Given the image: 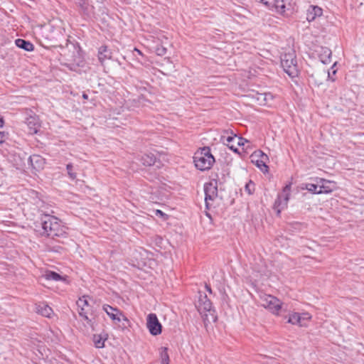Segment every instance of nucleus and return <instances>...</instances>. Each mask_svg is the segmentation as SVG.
Listing matches in <instances>:
<instances>
[{
    "label": "nucleus",
    "mask_w": 364,
    "mask_h": 364,
    "mask_svg": "<svg viewBox=\"0 0 364 364\" xmlns=\"http://www.w3.org/2000/svg\"><path fill=\"white\" fill-rule=\"evenodd\" d=\"M43 235L49 237H62L65 234L64 227L61 226L58 218L48 215L41 218Z\"/></svg>",
    "instance_id": "1"
},
{
    "label": "nucleus",
    "mask_w": 364,
    "mask_h": 364,
    "mask_svg": "<svg viewBox=\"0 0 364 364\" xmlns=\"http://www.w3.org/2000/svg\"><path fill=\"white\" fill-rule=\"evenodd\" d=\"M197 307L200 314L204 317L205 322H215L216 316L212 308V303L205 294H200Z\"/></svg>",
    "instance_id": "2"
},
{
    "label": "nucleus",
    "mask_w": 364,
    "mask_h": 364,
    "mask_svg": "<svg viewBox=\"0 0 364 364\" xmlns=\"http://www.w3.org/2000/svg\"><path fill=\"white\" fill-rule=\"evenodd\" d=\"M281 65L284 72L294 78L299 75V68L294 52L284 53L281 57Z\"/></svg>",
    "instance_id": "3"
},
{
    "label": "nucleus",
    "mask_w": 364,
    "mask_h": 364,
    "mask_svg": "<svg viewBox=\"0 0 364 364\" xmlns=\"http://www.w3.org/2000/svg\"><path fill=\"white\" fill-rule=\"evenodd\" d=\"M194 162L197 168L205 171L210 168L215 162V159L210 154V149L204 147L200 153L196 154Z\"/></svg>",
    "instance_id": "4"
},
{
    "label": "nucleus",
    "mask_w": 364,
    "mask_h": 364,
    "mask_svg": "<svg viewBox=\"0 0 364 364\" xmlns=\"http://www.w3.org/2000/svg\"><path fill=\"white\" fill-rule=\"evenodd\" d=\"M102 309L108 315V316L112 320L113 323L116 325H118L119 328L124 329L129 326V319L119 309L114 308L108 304L103 305Z\"/></svg>",
    "instance_id": "5"
},
{
    "label": "nucleus",
    "mask_w": 364,
    "mask_h": 364,
    "mask_svg": "<svg viewBox=\"0 0 364 364\" xmlns=\"http://www.w3.org/2000/svg\"><path fill=\"white\" fill-rule=\"evenodd\" d=\"M259 304L274 314H278L282 306V301L277 297L265 294L259 296Z\"/></svg>",
    "instance_id": "6"
},
{
    "label": "nucleus",
    "mask_w": 364,
    "mask_h": 364,
    "mask_svg": "<svg viewBox=\"0 0 364 364\" xmlns=\"http://www.w3.org/2000/svg\"><path fill=\"white\" fill-rule=\"evenodd\" d=\"M205 202L208 209L213 205V201L218 196L217 182L211 181L204 186Z\"/></svg>",
    "instance_id": "7"
},
{
    "label": "nucleus",
    "mask_w": 364,
    "mask_h": 364,
    "mask_svg": "<svg viewBox=\"0 0 364 364\" xmlns=\"http://www.w3.org/2000/svg\"><path fill=\"white\" fill-rule=\"evenodd\" d=\"M290 191L291 184H287L283 188L282 193L278 195L274 205V208L277 210V214H279L281 210L287 207L289 199Z\"/></svg>",
    "instance_id": "8"
},
{
    "label": "nucleus",
    "mask_w": 364,
    "mask_h": 364,
    "mask_svg": "<svg viewBox=\"0 0 364 364\" xmlns=\"http://www.w3.org/2000/svg\"><path fill=\"white\" fill-rule=\"evenodd\" d=\"M146 327L153 336H157L161 333L162 326L155 314H149L147 316Z\"/></svg>",
    "instance_id": "9"
},
{
    "label": "nucleus",
    "mask_w": 364,
    "mask_h": 364,
    "mask_svg": "<svg viewBox=\"0 0 364 364\" xmlns=\"http://www.w3.org/2000/svg\"><path fill=\"white\" fill-rule=\"evenodd\" d=\"M252 161H255L256 166L260 168L263 172H267L268 166L266 163L269 160L268 156L263 153L262 151L258 150L255 151L252 156Z\"/></svg>",
    "instance_id": "10"
},
{
    "label": "nucleus",
    "mask_w": 364,
    "mask_h": 364,
    "mask_svg": "<svg viewBox=\"0 0 364 364\" xmlns=\"http://www.w3.org/2000/svg\"><path fill=\"white\" fill-rule=\"evenodd\" d=\"M291 0H269L267 7L270 9H274V10L280 14H283L287 10H289Z\"/></svg>",
    "instance_id": "11"
},
{
    "label": "nucleus",
    "mask_w": 364,
    "mask_h": 364,
    "mask_svg": "<svg viewBox=\"0 0 364 364\" xmlns=\"http://www.w3.org/2000/svg\"><path fill=\"white\" fill-rule=\"evenodd\" d=\"M76 304L78 307L79 315L87 321V323L89 326H92V321L88 318L87 315V310L85 309L88 306V300L87 296H83L82 297L79 298Z\"/></svg>",
    "instance_id": "12"
},
{
    "label": "nucleus",
    "mask_w": 364,
    "mask_h": 364,
    "mask_svg": "<svg viewBox=\"0 0 364 364\" xmlns=\"http://www.w3.org/2000/svg\"><path fill=\"white\" fill-rule=\"evenodd\" d=\"M316 183L319 186L318 193H330L336 189V183L334 181L326 180L321 178H316Z\"/></svg>",
    "instance_id": "13"
},
{
    "label": "nucleus",
    "mask_w": 364,
    "mask_h": 364,
    "mask_svg": "<svg viewBox=\"0 0 364 364\" xmlns=\"http://www.w3.org/2000/svg\"><path fill=\"white\" fill-rule=\"evenodd\" d=\"M26 124L28 127V133L30 134H36L41 127L39 119L36 116H30L27 117Z\"/></svg>",
    "instance_id": "14"
},
{
    "label": "nucleus",
    "mask_w": 364,
    "mask_h": 364,
    "mask_svg": "<svg viewBox=\"0 0 364 364\" xmlns=\"http://www.w3.org/2000/svg\"><path fill=\"white\" fill-rule=\"evenodd\" d=\"M29 162L36 171L43 169L45 166V159L40 155L34 154L31 156L29 157Z\"/></svg>",
    "instance_id": "15"
},
{
    "label": "nucleus",
    "mask_w": 364,
    "mask_h": 364,
    "mask_svg": "<svg viewBox=\"0 0 364 364\" xmlns=\"http://www.w3.org/2000/svg\"><path fill=\"white\" fill-rule=\"evenodd\" d=\"M322 15V9L317 6H310L306 11V20L311 22Z\"/></svg>",
    "instance_id": "16"
},
{
    "label": "nucleus",
    "mask_w": 364,
    "mask_h": 364,
    "mask_svg": "<svg viewBox=\"0 0 364 364\" xmlns=\"http://www.w3.org/2000/svg\"><path fill=\"white\" fill-rule=\"evenodd\" d=\"M223 141L224 144H230V142H235L237 147L245 146V143L248 142L247 139L235 134L232 136H223Z\"/></svg>",
    "instance_id": "17"
},
{
    "label": "nucleus",
    "mask_w": 364,
    "mask_h": 364,
    "mask_svg": "<svg viewBox=\"0 0 364 364\" xmlns=\"http://www.w3.org/2000/svg\"><path fill=\"white\" fill-rule=\"evenodd\" d=\"M112 58V52L107 46H102L98 49V59L103 64L106 60Z\"/></svg>",
    "instance_id": "18"
},
{
    "label": "nucleus",
    "mask_w": 364,
    "mask_h": 364,
    "mask_svg": "<svg viewBox=\"0 0 364 364\" xmlns=\"http://www.w3.org/2000/svg\"><path fill=\"white\" fill-rule=\"evenodd\" d=\"M76 4L84 14L90 16L93 13V6L89 4L87 0H77Z\"/></svg>",
    "instance_id": "19"
},
{
    "label": "nucleus",
    "mask_w": 364,
    "mask_h": 364,
    "mask_svg": "<svg viewBox=\"0 0 364 364\" xmlns=\"http://www.w3.org/2000/svg\"><path fill=\"white\" fill-rule=\"evenodd\" d=\"M36 311L38 314L46 317H50L53 314V309L44 303L38 304L36 307Z\"/></svg>",
    "instance_id": "20"
},
{
    "label": "nucleus",
    "mask_w": 364,
    "mask_h": 364,
    "mask_svg": "<svg viewBox=\"0 0 364 364\" xmlns=\"http://www.w3.org/2000/svg\"><path fill=\"white\" fill-rule=\"evenodd\" d=\"M139 160L144 166H152L156 162V157L153 154H144L140 156Z\"/></svg>",
    "instance_id": "21"
},
{
    "label": "nucleus",
    "mask_w": 364,
    "mask_h": 364,
    "mask_svg": "<svg viewBox=\"0 0 364 364\" xmlns=\"http://www.w3.org/2000/svg\"><path fill=\"white\" fill-rule=\"evenodd\" d=\"M15 44L17 47L26 51H32L34 49L33 45L30 41L21 38L16 39L15 41Z\"/></svg>",
    "instance_id": "22"
},
{
    "label": "nucleus",
    "mask_w": 364,
    "mask_h": 364,
    "mask_svg": "<svg viewBox=\"0 0 364 364\" xmlns=\"http://www.w3.org/2000/svg\"><path fill=\"white\" fill-rule=\"evenodd\" d=\"M319 55L323 63L328 64L331 63V50L328 48H322Z\"/></svg>",
    "instance_id": "23"
},
{
    "label": "nucleus",
    "mask_w": 364,
    "mask_h": 364,
    "mask_svg": "<svg viewBox=\"0 0 364 364\" xmlns=\"http://www.w3.org/2000/svg\"><path fill=\"white\" fill-rule=\"evenodd\" d=\"M301 188L306 189L308 191H309L310 193H314V194H319L318 193L319 186H318V183H316V184H314V183H304V184H302Z\"/></svg>",
    "instance_id": "24"
},
{
    "label": "nucleus",
    "mask_w": 364,
    "mask_h": 364,
    "mask_svg": "<svg viewBox=\"0 0 364 364\" xmlns=\"http://www.w3.org/2000/svg\"><path fill=\"white\" fill-rule=\"evenodd\" d=\"M107 337H104L102 335H94L93 336V342L95 346L97 348H101L105 346V341L107 340Z\"/></svg>",
    "instance_id": "25"
},
{
    "label": "nucleus",
    "mask_w": 364,
    "mask_h": 364,
    "mask_svg": "<svg viewBox=\"0 0 364 364\" xmlns=\"http://www.w3.org/2000/svg\"><path fill=\"white\" fill-rule=\"evenodd\" d=\"M43 277L46 279L53 281H59L63 279L62 277L59 274L53 271H46L43 274Z\"/></svg>",
    "instance_id": "26"
},
{
    "label": "nucleus",
    "mask_w": 364,
    "mask_h": 364,
    "mask_svg": "<svg viewBox=\"0 0 364 364\" xmlns=\"http://www.w3.org/2000/svg\"><path fill=\"white\" fill-rule=\"evenodd\" d=\"M288 323H291L293 325H299L300 326L301 318L300 314L294 313L291 314L288 319Z\"/></svg>",
    "instance_id": "27"
},
{
    "label": "nucleus",
    "mask_w": 364,
    "mask_h": 364,
    "mask_svg": "<svg viewBox=\"0 0 364 364\" xmlns=\"http://www.w3.org/2000/svg\"><path fill=\"white\" fill-rule=\"evenodd\" d=\"M66 169L69 178L72 180H75L77 178V173L75 171V167L72 164H67Z\"/></svg>",
    "instance_id": "28"
},
{
    "label": "nucleus",
    "mask_w": 364,
    "mask_h": 364,
    "mask_svg": "<svg viewBox=\"0 0 364 364\" xmlns=\"http://www.w3.org/2000/svg\"><path fill=\"white\" fill-rule=\"evenodd\" d=\"M301 323L300 326H306L307 325V322L311 319V316L309 313H303L300 314Z\"/></svg>",
    "instance_id": "29"
},
{
    "label": "nucleus",
    "mask_w": 364,
    "mask_h": 364,
    "mask_svg": "<svg viewBox=\"0 0 364 364\" xmlns=\"http://www.w3.org/2000/svg\"><path fill=\"white\" fill-rule=\"evenodd\" d=\"M245 191L248 193V195H251L255 191V183L250 181L245 187Z\"/></svg>",
    "instance_id": "30"
},
{
    "label": "nucleus",
    "mask_w": 364,
    "mask_h": 364,
    "mask_svg": "<svg viewBox=\"0 0 364 364\" xmlns=\"http://www.w3.org/2000/svg\"><path fill=\"white\" fill-rule=\"evenodd\" d=\"M156 53L158 55H164L166 53V48L162 46H159L156 49Z\"/></svg>",
    "instance_id": "31"
},
{
    "label": "nucleus",
    "mask_w": 364,
    "mask_h": 364,
    "mask_svg": "<svg viewBox=\"0 0 364 364\" xmlns=\"http://www.w3.org/2000/svg\"><path fill=\"white\" fill-rule=\"evenodd\" d=\"M169 357L166 352L161 354V364H169Z\"/></svg>",
    "instance_id": "32"
},
{
    "label": "nucleus",
    "mask_w": 364,
    "mask_h": 364,
    "mask_svg": "<svg viewBox=\"0 0 364 364\" xmlns=\"http://www.w3.org/2000/svg\"><path fill=\"white\" fill-rule=\"evenodd\" d=\"M231 150L235 153H238V149L235 142H230V144H226Z\"/></svg>",
    "instance_id": "33"
},
{
    "label": "nucleus",
    "mask_w": 364,
    "mask_h": 364,
    "mask_svg": "<svg viewBox=\"0 0 364 364\" xmlns=\"http://www.w3.org/2000/svg\"><path fill=\"white\" fill-rule=\"evenodd\" d=\"M6 138V134L4 132H0V144L4 142Z\"/></svg>",
    "instance_id": "34"
},
{
    "label": "nucleus",
    "mask_w": 364,
    "mask_h": 364,
    "mask_svg": "<svg viewBox=\"0 0 364 364\" xmlns=\"http://www.w3.org/2000/svg\"><path fill=\"white\" fill-rule=\"evenodd\" d=\"M258 2H260V3H262L264 4V5L267 6L269 0H256Z\"/></svg>",
    "instance_id": "35"
},
{
    "label": "nucleus",
    "mask_w": 364,
    "mask_h": 364,
    "mask_svg": "<svg viewBox=\"0 0 364 364\" xmlns=\"http://www.w3.org/2000/svg\"><path fill=\"white\" fill-rule=\"evenodd\" d=\"M4 125V120L2 118H0V127H3Z\"/></svg>",
    "instance_id": "36"
},
{
    "label": "nucleus",
    "mask_w": 364,
    "mask_h": 364,
    "mask_svg": "<svg viewBox=\"0 0 364 364\" xmlns=\"http://www.w3.org/2000/svg\"><path fill=\"white\" fill-rule=\"evenodd\" d=\"M156 214H157V215H164L163 212H162V211H161V210H156Z\"/></svg>",
    "instance_id": "37"
},
{
    "label": "nucleus",
    "mask_w": 364,
    "mask_h": 364,
    "mask_svg": "<svg viewBox=\"0 0 364 364\" xmlns=\"http://www.w3.org/2000/svg\"><path fill=\"white\" fill-rule=\"evenodd\" d=\"M205 287H206V289H207L210 293H211V292H212L211 289H210V287H208V285H206V286H205Z\"/></svg>",
    "instance_id": "38"
},
{
    "label": "nucleus",
    "mask_w": 364,
    "mask_h": 364,
    "mask_svg": "<svg viewBox=\"0 0 364 364\" xmlns=\"http://www.w3.org/2000/svg\"><path fill=\"white\" fill-rule=\"evenodd\" d=\"M83 97L86 99V98H87V95H85V94H84V95H83Z\"/></svg>",
    "instance_id": "39"
}]
</instances>
